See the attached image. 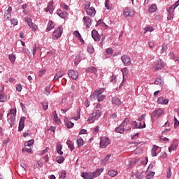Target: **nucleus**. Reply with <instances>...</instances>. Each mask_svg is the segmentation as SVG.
<instances>
[{
	"label": "nucleus",
	"instance_id": "17",
	"mask_svg": "<svg viewBox=\"0 0 179 179\" xmlns=\"http://www.w3.org/2000/svg\"><path fill=\"white\" fill-rule=\"evenodd\" d=\"M57 13L62 19H66L68 17V12L62 11V10H57Z\"/></svg>",
	"mask_w": 179,
	"mask_h": 179
},
{
	"label": "nucleus",
	"instance_id": "15",
	"mask_svg": "<svg viewBox=\"0 0 179 179\" xmlns=\"http://www.w3.org/2000/svg\"><path fill=\"white\" fill-rule=\"evenodd\" d=\"M103 171H104V169H97L95 171L91 173L92 179L96 178V177H99V176L101 174Z\"/></svg>",
	"mask_w": 179,
	"mask_h": 179
},
{
	"label": "nucleus",
	"instance_id": "55",
	"mask_svg": "<svg viewBox=\"0 0 179 179\" xmlns=\"http://www.w3.org/2000/svg\"><path fill=\"white\" fill-rule=\"evenodd\" d=\"M106 54H109L111 55L112 54H113L114 50H113V48H108L106 49Z\"/></svg>",
	"mask_w": 179,
	"mask_h": 179
},
{
	"label": "nucleus",
	"instance_id": "45",
	"mask_svg": "<svg viewBox=\"0 0 179 179\" xmlns=\"http://www.w3.org/2000/svg\"><path fill=\"white\" fill-rule=\"evenodd\" d=\"M65 124H66L67 128H69V129L72 128L73 127V122H72L69 120L65 121Z\"/></svg>",
	"mask_w": 179,
	"mask_h": 179
},
{
	"label": "nucleus",
	"instance_id": "49",
	"mask_svg": "<svg viewBox=\"0 0 179 179\" xmlns=\"http://www.w3.org/2000/svg\"><path fill=\"white\" fill-rule=\"evenodd\" d=\"M10 22L11 23V24H13V26H17V19L16 18H12L11 20H10Z\"/></svg>",
	"mask_w": 179,
	"mask_h": 179
},
{
	"label": "nucleus",
	"instance_id": "10",
	"mask_svg": "<svg viewBox=\"0 0 179 179\" xmlns=\"http://www.w3.org/2000/svg\"><path fill=\"white\" fill-rule=\"evenodd\" d=\"M83 22L84 24H85L87 29H90V26H92L93 20H92L89 17L85 16L83 18Z\"/></svg>",
	"mask_w": 179,
	"mask_h": 179
},
{
	"label": "nucleus",
	"instance_id": "57",
	"mask_svg": "<svg viewBox=\"0 0 179 179\" xmlns=\"http://www.w3.org/2000/svg\"><path fill=\"white\" fill-rule=\"evenodd\" d=\"M22 52H24V54H27V55H30L31 54L30 50L27 48H23Z\"/></svg>",
	"mask_w": 179,
	"mask_h": 179
},
{
	"label": "nucleus",
	"instance_id": "11",
	"mask_svg": "<svg viewBox=\"0 0 179 179\" xmlns=\"http://www.w3.org/2000/svg\"><path fill=\"white\" fill-rule=\"evenodd\" d=\"M24 121H26V117L22 116L20 120L18 132H22V131H23L24 129Z\"/></svg>",
	"mask_w": 179,
	"mask_h": 179
},
{
	"label": "nucleus",
	"instance_id": "33",
	"mask_svg": "<svg viewBox=\"0 0 179 179\" xmlns=\"http://www.w3.org/2000/svg\"><path fill=\"white\" fill-rule=\"evenodd\" d=\"M117 174H118V171L114 170H110L108 172V175L110 176V177H115Z\"/></svg>",
	"mask_w": 179,
	"mask_h": 179
},
{
	"label": "nucleus",
	"instance_id": "35",
	"mask_svg": "<svg viewBox=\"0 0 179 179\" xmlns=\"http://www.w3.org/2000/svg\"><path fill=\"white\" fill-rule=\"evenodd\" d=\"M66 143L68 145L69 149H70V150L72 152V150L75 149V148L73 147V144H72V141L71 140H69L66 141Z\"/></svg>",
	"mask_w": 179,
	"mask_h": 179
},
{
	"label": "nucleus",
	"instance_id": "34",
	"mask_svg": "<svg viewBox=\"0 0 179 179\" xmlns=\"http://www.w3.org/2000/svg\"><path fill=\"white\" fill-rule=\"evenodd\" d=\"M8 58L11 62V64H15V61H16V56L13 54L9 55Z\"/></svg>",
	"mask_w": 179,
	"mask_h": 179
},
{
	"label": "nucleus",
	"instance_id": "61",
	"mask_svg": "<svg viewBox=\"0 0 179 179\" xmlns=\"http://www.w3.org/2000/svg\"><path fill=\"white\" fill-rule=\"evenodd\" d=\"M74 36H76V37H77L78 38H80V37H82V36L80 35V33H79V31H75L73 32Z\"/></svg>",
	"mask_w": 179,
	"mask_h": 179
},
{
	"label": "nucleus",
	"instance_id": "18",
	"mask_svg": "<svg viewBox=\"0 0 179 179\" xmlns=\"http://www.w3.org/2000/svg\"><path fill=\"white\" fill-rule=\"evenodd\" d=\"M56 150L57 153H58V155H60V156H62V155H64V152H62V144L61 143V142L57 143Z\"/></svg>",
	"mask_w": 179,
	"mask_h": 179
},
{
	"label": "nucleus",
	"instance_id": "43",
	"mask_svg": "<svg viewBox=\"0 0 179 179\" xmlns=\"http://www.w3.org/2000/svg\"><path fill=\"white\" fill-rule=\"evenodd\" d=\"M43 110H48V102L47 101L41 103Z\"/></svg>",
	"mask_w": 179,
	"mask_h": 179
},
{
	"label": "nucleus",
	"instance_id": "56",
	"mask_svg": "<svg viewBox=\"0 0 179 179\" xmlns=\"http://www.w3.org/2000/svg\"><path fill=\"white\" fill-rule=\"evenodd\" d=\"M131 124V128L133 129L138 128V122H136V121H133Z\"/></svg>",
	"mask_w": 179,
	"mask_h": 179
},
{
	"label": "nucleus",
	"instance_id": "8",
	"mask_svg": "<svg viewBox=\"0 0 179 179\" xmlns=\"http://www.w3.org/2000/svg\"><path fill=\"white\" fill-rule=\"evenodd\" d=\"M68 76H69V78H71L73 80H77L79 76V73L75 70H69L68 71Z\"/></svg>",
	"mask_w": 179,
	"mask_h": 179
},
{
	"label": "nucleus",
	"instance_id": "19",
	"mask_svg": "<svg viewBox=\"0 0 179 179\" xmlns=\"http://www.w3.org/2000/svg\"><path fill=\"white\" fill-rule=\"evenodd\" d=\"M51 92H52L51 84H49L45 87L43 90V93L45 94V96H50V94H51Z\"/></svg>",
	"mask_w": 179,
	"mask_h": 179
},
{
	"label": "nucleus",
	"instance_id": "13",
	"mask_svg": "<svg viewBox=\"0 0 179 179\" xmlns=\"http://www.w3.org/2000/svg\"><path fill=\"white\" fill-rule=\"evenodd\" d=\"M7 118H8V124H10V127H13L15 124V121H16V116H15V115H7Z\"/></svg>",
	"mask_w": 179,
	"mask_h": 179
},
{
	"label": "nucleus",
	"instance_id": "25",
	"mask_svg": "<svg viewBox=\"0 0 179 179\" xmlns=\"http://www.w3.org/2000/svg\"><path fill=\"white\" fill-rule=\"evenodd\" d=\"M8 99V96L6 94H2V90L0 91V103H5Z\"/></svg>",
	"mask_w": 179,
	"mask_h": 179
},
{
	"label": "nucleus",
	"instance_id": "21",
	"mask_svg": "<svg viewBox=\"0 0 179 179\" xmlns=\"http://www.w3.org/2000/svg\"><path fill=\"white\" fill-rule=\"evenodd\" d=\"M112 103L113 104H115V106H121V104H122L121 100L117 96H115L112 99Z\"/></svg>",
	"mask_w": 179,
	"mask_h": 179
},
{
	"label": "nucleus",
	"instance_id": "58",
	"mask_svg": "<svg viewBox=\"0 0 179 179\" xmlns=\"http://www.w3.org/2000/svg\"><path fill=\"white\" fill-rule=\"evenodd\" d=\"M179 126V121L177 117H174V128H177Z\"/></svg>",
	"mask_w": 179,
	"mask_h": 179
},
{
	"label": "nucleus",
	"instance_id": "32",
	"mask_svg": "<svg viewBox=\"0 0 179 179\" xmlns=\"http://www.w3.org/2000/svg\"><path fill=\"white\" fill-rule=\"evenodd\" d=\"M155 85H159V86H163L164 85V82H163V80L162 78H158L155 81Z\"/></svg>",
	"mask_w": 179,
	"mask_h": 179
},
{
	"label": "nucleus",
	"instance_id": "12",
	"mask_svg": "<svg viewBox=\"0 0 179 179\" xmlns=\"http://www.w3.org/2000/svg\"><path fill=\"white\" fill-rule=\"evenodd\" d=\"M178 148V140H173L172 144L169 148V152H171L173 150H176Z\"/></svg>",
	"mask_w": 179,
	"mask_h": 179
},
{
	"label": "nucleus",
	"instance_id": "39",
	"mask_svg": "<svg viewBox=\"0 0 179 179\" xmlns=\"http://www.w3.org/2000/svg\"><path fill=\"white\" fill-rule=\"evenodd\" d=\"M34 145V139L29 140L24 143V146H33Z\"/></svg>",
	"mask_w": 179,
	"mask_h": 179
},
{
	"label": "nucleus",
	"instance_id": "9",
	"mask_svg": "<svg viewBox=\"0 0 179 179\" xmlns=\"http://www.w3.org/2000/svg\"><path fill=\"white\" fill-rule=\"evenodd\" d=\"M25 22L27 23L29 27L32 29L33 31H36L37 30V26L34 25L33 22L31 21V18L27 17L24 18Z\"/></svg>",
	"mask_w": 179,
	"mask_h": 179
},
{
	"label": "nucleus",
	"instance_id": "4",
	"mask_svg": "<svg viewBox=\"0 0 179 179\" xmlns=\"http://www.w3.org/2000/svg\"><path fill=\"white\" fill-rule=\"evenodd\" d=\"M164 68V62L162 59H158L154 64L155 71H160Z\"/></svg>",
	"mask_w": 179,
	"mask_h": 179
},
{
	"label": "nucleus",
	"instance_id": "48",
	"mask_svg": "<svg viewBox=\"0 0 179 179\" xmlns=\"http://www.w3.org/2000/svg\"><path fill=\"white\" fill-rule=\"evenodd\" d=\"M96 99H98V101L100 103L106 99V95L102 94V95H99Z\"/></svg>",
	"mask_w": 179,
	"mask_h": 179
},
{
	"label": "nucleus",
	"instance_id": "52",
	"mask_svg": "<svg viewBox=\"0 0 179 179\" xmlns=\"http://www.w3.org/2000/svg\"><path fill=\"white\" fill-rule=\"evenodd\" d=\"M87 51L90 54H93V52H94V48H93V46L89 45L87 47Z\"/></svg>",
	"mask_w": 179,
	"mask_h": 179
},
{
	"label": "nucleus",
	"instance_id": "31",
	"mask_svg": "<svg viewBox=\"0 0 179 179\" xmlns=\"http://www.w3.org/2000/svg\"><path fill=\"white\" fill-rule=\"evenodd\" d=\"M54 120L56 124H60L61 120L58 117V114H57L56 110L54 111Z\"/></svg>",
	"mask_w": 179,
	"mask_h": 179
},
{
	"label": "nucleus",
	"instance_id": "29",
	"mask_svg": "<svg viewBox=\"0 0 179 179\" xmlns=\"http://www.w3.org/2000/svg\"><path fill=\"white\" fill-rule=\"evenodd\" d=\"M56 162L59 164H62V163H64V162H65V158L63 156H57L56 157Z\"/></svg>",
	"mask_w": 179,
	"mask_h": 179
},
{
	"label": "nucleus",
	"instance_id": "50",
	"mask_svg": "<svg viewBox=\"0 0 179 179\" xmlns=\"http://www.w3.org/2000/svg\"><path fill=\"white\" fill-rule=\"evenodd\" d=\"M172 174H173V173L171 172V168L169 167L166 172V178H170V177H171Z\"/></svg>",
	"mask_w": 179,
	"mask_h": 179
},
{
	"label": "nucleus",
	"instance_id": "28",
	"mask_svg": "<svg viewBox=\"0 0 179 179\" xmlns=\"http://www.w3.org/2000/svg\"><path fill=\"white\" fill-rule=\"evenodd\" d=\"M85 72H89L90 73H97V69L93 66H90L85 70Z\"/></svg>",
	"mask_w": 179,
	"mask_h": 179
},
{
	"label": "nucleus",
	"instance_id": "47",
	"mask_svg": "<svg viewBox=\"0 0 179 179\" xmlns=\"http://www.w3.org/2000/svg\"><path fill=\"white\" fill-rule=\"evenodd\" d=\"M84 9H85V10L90 9V1H85V3H84Z\"/></svg>",
	"mask_w": 179,
	"mask_h": 179
},
{
	"label": "nucleus",
	"instance_id": "37",
	"mask_svg": "<svg viewBox=\"0 0 179 179\" xmlns=\"http://www.w3.org/2000/svg\"><path fill=\"white\" fill-rule=\"evenodd\" d=\"M122 75H123V82L125 80V76H128V69L127 68H124L122 69Z\"/></svg>",
	"mask_w": 179,
	"mask_h": 179
},
{
	"label": "nucleus",
	"instance_id": "22",
	"mask_svg": "<svg viewBox=\"0 0 179 179\" xmlns=\"http://www.w3.org/2000/svg\"><path fill=\"white\" fill-rule=\"evenodd\" d=\"M157 149H159V146L154 145L151 150V155L152 157H156V156H157Z\"/></svg>",
	"mask_w": 179,
	"mask_h": 179
},
{
	"label": "nucleus",
	"instance_id": "59",
	"mask_svg": "<svg viewBox=\"0 0 179 179\" xmlns=\"http://www.w3.org/2000/svg\"><path fill=\"white\" fill-rule=\"evenodd\" d=\"M153 30H155V28H153V27H147L145 28V31H153Z\"/></svg>",
	"mask_w": 179,
	"mask_h": 179
},
{
	"label": "nucleus",
	"instance_id": "7",
	"mask_svg": "<svg viewBox=\"0 0 179 179\" xmlns=\"http://www.w3.org/2000/svg\"><path fill=\"white\" fill-rule=\"evenodd\" d=\"M123 15L125 17H133V16H135V11L129 8H126L123 12Z\"/></svg>",
	"mask_w": 179,
	"mask_h": 179
},
{
	"label": "nucleus",
	"instance_id": "2",
	"mask_svg": "<svg viewBox=\"0 0 179 179\" xmlns=\"http://www.w3.org/2000/svg\"><path fill=\"white\" fill-rule=\"evenodd\" d=\"M62 33H64V28L62 27V25H61L53 31L52 33L53 40H58L59 37L62 36Z\"/></svg>",
	"mask_w": 179,
	"mask_h": 179
},
{
	"label": "nucleus",
	"instance_id": "51",
	"mask_svg": "<svg viewBox=\"0 0 179 179\" xmlns=\"http://www.w3.org/2000/svg\"><path fill=\"white\" fill-rule=\"evenodd\" d=\"M27 152V153H33V150H31V148H22V152Z\"/></svg>",
	"mask_w": 179,
	"mask_h": 179
},
{
	"label": "nucleus",
	"instance_id": "23",
	"mask_svg": "<svg viewBox=\"0 0 179 179\" xmlns=\"http://www.w3.org/2000/svg\"><path fill=\"white\" fill-rule=\"evenodd\" d=\"M81 177H83V178H85V179H93V177L92 176V173H89L87 172H82Z\"/></svg>",
	"mask_w": 179,
	"mask_h": 179
},
{
	"label": "nucleus",
	"instance_id": "1",
	"mask_svg": "<svg viewBox=\"0 0 179 179\" xmlns=\"http://www.w3.org/2000/svg\"><path fill=\"white\" fill-rule=\"evenodd\" d=\"M101 117V110H96L93 113L90 115V117L87 119L88 122H94L96 120H99Z\"/></svg>",
	"mask_w": 179,
	"mask_h": 179
},
{
	"label": "nucleus",
	"instance_id": "54",
	"mask_svg": "<svg viewBox=\"0 0 179 179\" xmlns=\"http://www.w3.org/2000/svg\"><path fill=\"white\" fill-rule=\"evenodd\" d=\"M153 177H155V172H151L150 173L147 174L146 176L147 179H152Z\"/></svg>",
	"mask_w": 179,
	"mask_h": 179
},
{
	"label": "nucleus",
	"instance_id": "62",
	"mask_svg": "<svg viewBox=\"0 0 179 179\" xmlns=\"http://www.w3.org/2000/svg\"><path fill=\"white\" fill-rule=\"evenodd\" d=\"M84 105L87 108L90 106V101H89V99H86L84 102Z\"/></svg>",
	"mask_w": 179,
	"mask_h": 179
},
{
	"label": "nucleus",
	"instance_id": "27",
	"mask_svg": "<svg viewBox=\"0 0 179 179\" xmlns=\"http://www.w3.org/2000/svg\"><path fill=\"white\" fill-rule=\"evenodd\" d=\"M156 10H157V6H156V4H152L149 7L148 12H150V13H155Z\"/></svg>",
	"mask_w": 179,
	"mask_h": 179
},
{
	"label": "nucleus",
	"instance_id": "42",
	"mask_svg": "<svg viewBox=\"0 0 179 179\" xmlns=\"http://www.w3.org/2000/svg\"><path fill=\"white\" fill-rule=\"evenodd\" d=\"M168 48L169 47H167L166 44H163L160 51V54L164 53V52L167 51Z\"/></svg>",
	"mask_w": 179,
	"mask_h": 179
},
{
	"label": "nucleus",
	"instance_id": "20",
	"mask_svg": "<svg viewBox=\"0 0 179 179\" xmlns=\"http://www.w3.org/2000/svg\"><path fill=\"white\" fill-rule=\"evenodd\" d=\"M55 27V25L54 24V22L52 20H50L48 23V26L46 28V31H51L52 29Z\"/></svg>",
	"mask_w": 179,
	"mask_h": 179
},
{
	"label": "nucleus",
	"instance_id": "60",
	"mask_svg": "<svg viewBox=\"0 0 179 179\" xmlns=\"http://www.w3.org/2000/svg\"><path fill=\"white\" fill-rule=\"evenodd\" d=\"M44 73H45V69L39 71H38V76L39 78H41V76H43V75H44Z\"/></svg>",
	"mask_w": 179,
	"mask_h": 179
},
{
	"label": "nucleus",
	"instance_id": "40",
	"mask_svg": "<svg viewBox=\"0 0 179 179\" xmlns=\"http://www.w3.org/2000/svg\"><path fill=\"white\" fill-rule=\"evenodd\" d=\"M9 115H15V117H16V109L11 108L10 112L7 114L8 117H9Z\"/></svg>",
	"mask_w": 179,
	"mask_h": 179
},
{
	"label": "nucleus",
	"instance_id": "38",
	"mask_svg": "<svg viewBox=\"0 0 179 179\" xmlns=\"http://www.w3.org/2000/svg\"><path fill=\"white\" fill-rule=\"evenodd\" d=\"M110 157H111V155L108 154V155L104 157V159L102 160V163H103V164H107V162H108V160H110Z\"/></svg>",
	"mask_w": 179,
	"mask_h": 179
},
{
	"label": "nucleus",
	"instance_id": "3",
	"mask_svg": "<svg viewBox=\"0 0 179 179\" xmlns=\"http://www.w3.org/2000/svg\"><path fill=\"white\" fill-rule=\"evenodd\" d=\"M111 143V141H110V138L108 137H102L101 138V141H100V148L101 149H106L108 145Z\"/></svg>",
	"mask_w": 179,
	"mask_h": 179
},
{
	"label": "nucleus",
	"instance_id": "6",
	"mask_svg": "<svg viewBox=\"0 0 179 179\" xmlns=\"http://www.w3.org/2000/svg\"><path fill=\"white\" fill-rule=\"evenodd\" d=\"M163 114H164V110L158 108L152 113L151 117L153 118L155 117L156 118H159V117H162Z\"/></svg>",
	"mask_w": 179,
	"mask_h": 179
},
{
	"label": "nucleus",
	"instance_id": "30",
	"mask_svg": "<svg viewBox=\"0 0 179 179\" xmlns=\"http://www.w3.org/2000/svg\"><path fill=\"white\" fill-rule=\"evenodd\" d=\"M77 145L78 148H80L85 145V141H83V138H79L77 139Z\"/></svg>",
	"mask_w": 179,
	"mask_h": 179
},
{
	"label": "nucleus",
	"instance_id": "36",
	"mask_svg": "<svg viewBox=\"0 0 179 179\" xmlns=\"http://www.w3.org/2000/svg\"><path fill=\"white\" fill-rule=\"evenodd\" d=\"M59 178L61 179H65L66 178V171H62L59 173Z\"/></svg>",
	"mask_w": 179,
	"mask_h": 179
},
{
	"label": "nucleus",
	"instance_id": "14",
	"mask_svg": "<svg viewBox=\"0 0 179 179\" xmlns=\"http://www.w3.org/2000/svg\"><path fill=\"white\" fill-rule=\"evenodd\" d=\"M86 13L88 16H90V17H94V16H96V9L94 7H90L86 10Z\"/></svg>",
	"mask_w": 179,
	"mask_h": 179
},
{
	"label": "nucleus",
	"instance_id": "44",
	"mask_svg": "<svg viewBox=\"0 0 179 179\" xmlns=\"http://www.w3.org/2000/svg\"><path fill=\"white\" fill-rule=\"evenodd\" d=\"M128 122H129V119L128 118H125L124 120L121 123V126L124 127H127V125H128Z\"/></svg>",
	"mask_w": 179,
	"mask_h": 179
},
{
	"label": "nucleus",
	"instance_id": "53",
	"mask_svg": "<svg viewBox=\"0 0 179 179\" xmlns=\"http://www.w3.org/2000/svg\"><path fill=\"white\" fill-rule=\"evenodd\" d=\"M33 55H36V52H37V45H36V43L34 44V47L33 49L31 50Z\"/></svg>",
	"mask_w": 179,
	"mask_h": 179
},
{
	"label": "nucleus",
	"instance_id": "41",
	"mask_svg": "<svg viewBox=\"0 0 179 179\" xmlns=\"http://www.w3.org/2000/svg\"><path fill=\"white\" fill-rule=\"evenodd\" d=\"M104 88H100L99 90L95 91L96 96H101V94L104 93Z\"/></svg>",
	"mask_w": 179,
	"mask_h": 179
},
{
	"label": "nucleus",
	"instance_id": "46",
	"mask_svg": "<svg viewBox=\"0 0 179 179\" xmlns=\"http://www.w3.org/2000/svg\"><path fill=\"white\" fill-rule=\"evenodd\" d=\"M110 83H113V85H115V83H117V76H115V75H113L111 76Z\"/></svg>",
	"mask_w": 179,
	"mask_h": 179
},
{
	"label": "nucleus",
	"instance_id": "26",
	"mask_svg": "<svg viewBox=\"0 0 179 179\" xmlns=\"http://www.w3.org/2000/svg\"><path fill=\"white\" fill-rule=\"evenodd\" d=\"M124 131H125V128L123 127L122 124H120L118 127H116L115 129V131L117 132V134H122L123 132H124Z\"/></svg>",
	"mask_w": 179,
	"mask_h": 179
},
{
	"label": "nucleus",
	"instance_id": "64",
	"mask_svg": "<svg viewBox=\"0 0 179 179\" xmlns=\"http://www.w3.org/2000/svg\"><path fill=\"white\" fill-rule=\"evenodd\" d=\"M22 89H23V87H22V84H19V85L16 87V90H17V92H22Z\"/></svg>",
	"mask_w": 179,
	"mask_h": 179
},
{
	"label": "nucleus",
	"instance_id": "24",
	"mask_svg": "<svg viewBox=\"0 0 179 179\" xmlns=\"http://www.w3.org/2000/svg\"><path fill=\"white\" fill-rule=\"evenodd\" d=\"M64 75V71H60L57 74L55 75V77L53 78L54 82H57L58 79H60V78H62V76Z\"/></svg>",
	"mask_w": 179,
	"mask_h": 179
},
{
	"label": "nucleus",
	"instance_id": "5",
	"mask_svg": "<svg viewBox=\"0 0 179 179\" xmlns=\"http://www.w3.org/2000/svg\"><path fill=\"white\" fill-rule=\"evenodd\" d=\"M121 61L122 64L124 65V66H129V65H131V63L132 62L131 57L128 55L122 56Z\"/></svg>",
	"mask_w": 179,
	"mask_h": 179
},
{
	"label": "nucleus",
	"instance_id": "16",
	"mask_svg": "<svg viewBox=\"0 0 179 179\" xmlns=\"http://www.w3.org/2000/svg\"><path fill=\"white\" fill-rule=\"evenodd\" d=\"M92 37L95 41H100V34L95 29L92 31Z\"/></svg>",
	"mask_w": 179,
	"mask_h": 179
},
{
	"label": "nucleus",
	"instance_id": "63",
	"mask_svg": "<svg viewBox=\"0 0 179 179\" xmlns=\"http://www.w3.org/2000/svg\"><path fill=\"white\" fill-rule=\"evenodd\" d=\"M90 99H91V100H96V99H97V96L95 92L92 93L90 95Z\"/></svg>",
	"mask_w": 179,
	"mask_h": 179
}]
</instances>
